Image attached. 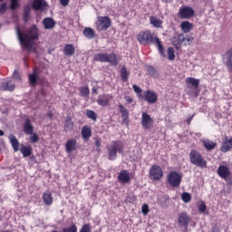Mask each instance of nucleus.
<instances>
[{
	"instance_id": "1",
	"label": "nucleus",
	"mask_w": 232,
	"mask_h": 232,
	"mask_svg": "<svg viewBox=\"0 0 232 232\" xmlns=\"http://www.w3.org/2000/svg\"><path fill=\"white\" fill-rule=\"evenodd\" d=\"M16 34L22 48L27 52L32 50V47L34 46V41H37V39H39V30L35 24H33L31 27H29L26 33L22 32L18 27L16 28Z\"/></svg>"
},
{
	"instance_id": "2",
	"label": "nucleus",
	"mask_w": 232,
	"mask_h": 232,
	"mask_svg": "<svg viewBox=\"0 0 232 232\" xmlns=\"http://www.w3.org/2000/svg\"><path fill=\"white\" fill-rule=\"evenodd\" d=\"M136 37L138 43H140V44L142 46H147V44H156L162 57H166V54L164 53V46L162 45V42H160V38L157 36V34L150 29H147L140 31Z\"/></svg>"
},
{
	"instance_id": "3",
	"label": "nucleus",
	"mask_w": 232,
	"mask_h": 232,
	"mask_svg": "<svg viewBox=\"0 0 232 232\" xmlns=\"http://www.w3.org/2000/svg\"><path fill=\"white\" fill-rule=\"evenodd\" d=\"M9 140L14 151L17 152L20 150L23 157L24 158L30 157V155H32V146H24V144H21L19 149V140H17L14 134L9 135Z\"/></svg>"
},
{
	"instance_id": "4",
	"label": "nucleus",
	"mask_w": 232,
	"mask_h": 232,
	"mask_svg": "<svg viewBox=\"0 0 232 232\" xmlns=\"http://www.w3.org/2000/svg\"><path fill=\"white\" fill-rule=\"evenodd\" d=\"M93 61L96 63H110L111 66L119 64V58L115 53H100L93 55Z\"/></svg>"
},
{
	"instance_id": "5",
	"label": "nucleus",
	"mask_w": 232,
	"mask_h": 232,
	"mask_svg": "<svg viewBox=\"0 0 232 232\" xmlns=\"http://www.w3.org/2000/svg\"><path fill=\"white\" fill-rule=\"evenodd\" d=\"M108 160H115L117 159V153H123L124 144L121 140H113L111 145L107 148Z\"/></svg>"
},
{
	"instance_id": "6",
	"label": "nucleus",
	"mask_w": 232,
	"mask_h": 232,
	"mask_svg": "<svg viewBox=\"0 0 232 232\" xmlns=\"http://www.w3.org/2000/svg\"><path fill=\"white\" fill-rule=\"evenodd\" d=\"M28 81L30 86H37V84L45 86L46 88L50 86V82L48 81L44 80V78H39V68L37 67H34L32 73L28 74Z\"/></svg>"
},
{
	"instance_id": "7",
	"label": "nucleus",
	"mask_w": 232,
	"mask_h": 232,
	"mask_svg": "<svg viewBox=\"0 0 232 232\" xmlns=\"http://www.w3.org/2000/svg\"><path fill=\"white\" fill-rule=\"evenodd\" d=\"M189 159L193 166H197V168H201V169L208 168V161L204 160L200 152L195 150H192L189 153Z\"/></svg>"
},
{
	"instance_id": "8",
	"label": "nucleus",
	"mask_w": 232,
	"mask_h": 232,
	"mask_svg": "<svg viewBox=\"0 0 232 232\" xmlns=\"http://www.w3.org/2000/svg\"><path fill=\"white\" fill-rule=\"evenodd\" d=\"M111 26V19L110 16H99L96 22L98 32H106Z\"/></svg>"
},
{
	"instance_id": "9",
	"label": "nucleus",
	"mask_w": 232,
	"mask_h": 232,
	"mask_svg": "<svg viewBox=\"0 0 232 232\" xmlns=\"http://www.w3.org/2000/svg\"><path fill=\"white\" fill-rule=\"evenodd\" d=\"M167 181L171 188H179L182 182V176L177 171H171L167 177Z\"/></svg>"
},
{
	"instance_id": "10",
	"label": "nucleus",
	"mask_w": 232,
	"mask_h": 232,
	"mask_svg": "<svg viewBox=\"0 0 232 232\" xmlns=\"http://www.w3.org/2000/svg\"><path fill=\"white\" fill-rule=\"evenodd\" d=\"M150 180H160L164 177V171L159 165H152L149 171Z\"/></svg>"
},
{
	"instance_id": "11",
	"label": "nucleus",
	"mask_w": 232,
	"mask_h": 232,
	"mask_svg": "<svg viewBox=\"0 0 232 232\" xmlns=\"http://www.w3.org/2000/svg\"><path fill=\"white\" fill-rule=\"evenodd\" d=\"M178 222L180 227H183V232H188V227L191 222V218L188 216V213L182 212L179 214Z\"/></svg>"
},
{
	"instance_id": "12",
	"label": "nucleus",
	"mask_w": 232,
	"mask_h": 232,
	"mask_svg": "<svg viewBox=\"0 0 232 232\" xmlns=\"http://www.w3.org/2000/svg\"><path fill=\"white\" fill-rule=\"evenodd\" d=\"M153 118L148 112H142L141 114V126L144 130H151L153 128Z\"/></svg>"
},
{
	"instance_id": "13",
	"label": "nucleus",
	"mask_w": 232,
	"mask_h": 232,
	"mask_svg": "<svg viewBox=\"0 0 232 232\" xmlns=\"http://www.w3.org/2000/svg\"><path fill=\"white\" fill-rule=\"evenodd\" d=\"M179 15L181 19H191V17H195V10L190 6L180 7L179 10Z\"/></svg>"
},
{
	"instance_id": "14",
	"label": "nucleus",
	"mask_w": 232,
	"mask_h": 232,
	"mask_svg": "<svg viewBox=\"0 0 232 232\" xmlns=\"http://www.w3.org/2000/svg\"><path fill=\"white\" fill-rule=\"evenodd\" d=\"M112 100L113 96L111 94L103 93L98 96V100L96 101V102L99 106L106 108V106H110V103Z\"/></svg>"
},
{
	"instance_id": "15",
	"label": "nucleus",
	"mask_w": 232,
	"mask_h": 232,
	"mask_svg": "<svg viewBox=\"0 0 232 232\" xmlns=\"http://www.w3.org/2000/svg\"><path fill=\"white\" fill-rule=\"evenodd\" d=\"M141 100L146 101L149 104H155L159 101V96L153 91H145Z\"/></svg>"
},
{
	"instance_id": "16",
	"label": "nucleus",
	"mask_w": 232,
	"mask_h": 232,
	"mask_svg": "<svg viewBox=\"0 0 232 232\" xmlns=\"http://www.w3.org/2000/svg\"><path fill=\"white\" fill-rule=\"evenodd\" d=\"M217 173L220 179H224V180H227L229 177H231V170H229V167L226 165H220L218 168Z\"/></svg>"
},
{
	"instance_id": "17",
	"label": "nucleus",
	"mask_w": 232,
	"mask_h": 232,
	"mask_svg": "<svg viewBox=\"0 0 232 232\" xmlns=\"http://www.w3.org/2000/svg\"><path fill=\"white\" fill-rule=\"evenodd\" d=\"M118 181L120 184H130L131 182L130 171L127 169H121L118 175Z\"/></svg>"
},
{
	"instance_id": "18",
	"label": "nucleus",
	"mask_w": 232,
	"mask_h": 232,
	"mask_svg": "<svg viewBox=\"0 0 232 232\" xmlns=\"http://www.w3.org/2000/svg\"><path fill=\"white\" fill-rule=\"evenodd\" d=\"M118 108L121 113L122 122L127 125L130 124V111L128 109L122 104H120Z\"/></svg>"
},
{
	"instance_id": "19",
	"label": "nucleus",
	"mask_w": 232,
	"mask_h": 232,
	"mask_svg": "<svg viewBox=\"0 0 232 232\" xmlns=\"http://www.w3.org/2000/svg\"><path fill=\"white\" fill-rule=\"evenodd\" d=\"M231 149H232V137L229 138L226 136L225 140L222 142L220 151H222V153H227V151H231Z\"/></svg>"
},
{
	"instance_id": "20",
	"label": "nucleus",
	"mask_w": 232,
	"mask_h": 232,
	"mask_svg": "<svg viewBox=\"0 0 232 232\" xmlns=\"http://www.w3.org/2000/svg\"><path fill=\"white\" fill-rule=\"evenodd\" d=\"M77 150V140L70 139L65 143V151L67 153H72V151H75Z\"/></svg>"
},
{
	"instance_id": "21",
	"label": "nucleus",
	"mask_w": 232,
	"mask_h": 232,
	"mask_svg": "<svg viewBox=\"0 0 232 232\" xmlns=\"http://www.w3.org/2000/svg\"><path fill=\"white\" fill-rule=\"evenodd\" d=\"M24 131L25 135L34 134V125H32L30 118H27L24 123Z\"/></svg>"
},
{
	"instance_id": "22",
	"label": "nucleus",
	"mask_w": 232,
	"mask_h": 232,
	"mask_svg": "<svg viewBox=\"0 0 232 232\" xmlns=\"http://www.w3.org/2000/svg\"><path fill=\"white\" fill-rule=\"evenodd\" d=\"M42 198L45 206H52L53 204V196L52 195L50 190H46L43 194Z\"/></svg>"
},
{
	"instance_id": "23",
	"label": "nucleus",
	"mask_w": 232,
	"mask_h": 232,
	"mask_svg": "<svg viewBox=\"0 0 232 232\" xmlns=\"http://www.w3.org/2000/svg\"><path fill=\"white\" fill-rule=\"evenodd\" d=\"M43 24L45 30H52V28H55L56 23L53 18L47 17L43 20Z\"/></svg>"
},
{
	"instance_id": "24",
	"label": "nucleus",
	"mask_w": 232,
	"mask_h": 232,
	"mask_svg": "<svg viewBox=\"0 0 232 232\" xmlns=\"http://www.w3.org/2000/svg\"><path fill=\"white\" fill-rule=\"evenodd\" d=\"M226 66L227 68V71L232 72V48L228 49L226 53Z\"/></svg>"
},
{
	"instance_id": "25",
	"label": "nucleus",
	"mask_w": 232,
	"mask_h": 232,
	"mask_svg": "<svg viewBox=\"0 0 232 232\" xmlns=\"http://www.w3.org/2000/svg\"><path fill=\"white\" fill-rule=\"evenodd\" d=\"M0 90L2 92H14L15 90V83H12V80L5 82L0 86Z\"/></svg>"
},
{
	"instance_id": "26",
	"label": "nucleus",
	"mask_w": 232,
	"mask_h": 232,
	"mask_svg": "<svg viewBox=\"0 0 232 232\" xmlns=\"http://www.w3.org/2000/svg\"><path fill=\"white\" fill-rule=\"evenodd\" d=\"M170 43L176 50H180V48H182V38H180V34L178 36H173Z\"/></svg>"
},
{
	"instance_id": "27",
	"label": "nucleus",
	"mask_w": 232,
	"mask_h": 232,
	"mask_svg": "<svg viewBox=\"0 0 232 232\" xmlns=\"http://www.w3.org/2000/svg\"><path fill=\"white\" fill-rule=\"evenodd\" d=\"M63 53L67 57H72V55L75 54V46L73 44H65L63 47Z\"/></svg>"
},
{
	"instance_id": "28",
	"label": "nucleus",
	"mask_w": 232,
	"mask_h": 232,
	"mask_svg": "<svg viewBox=\"0 0 232 232\" xmlns=\"http://www.w3.org/2000/svg\"><path fill=\"white\" fill-rule=\"evenodd\" d=\"M180 29L184 34H189V32L193 30V24L189 21H184L180 24Z\"/></svg>"
},
{
	"instance_id": "29",
	"label": "nucleus",
	"mask_w": 232,
	"mask_h": 232,
	"mask_svg": "<svg viewBox=\"0 0 232 232\" xmlns=\"http://www.w3.org/2000/svg\"><path fill=\"white\" fill-rule=\"evenodd\" d=\"M150 24L154 26V28H162L163 22L160 18L157 16H150Z\"/></svg>"
},
{
	"instance_id": "30",
	"label": "nucleus",
	"mask_w": 232,
	"mask_h": 232,
	"mask_svg": "<svg viewBox=\"0 0 232 232\" xmlns=\"http://www.w3.org/2000/svg\"><path fill=\"white\" fill-rule=\"evenodd\" d=\"M82 137L83 140H90V137H92V129L88 126H83L82 129Z\"/></svg>"
},
{
	"instance_id": "31",
	"label": "nucleus",
	"mask_w": 232,
	"mask_h": 232,
	"mask_svg": "<svg viewBox=\"0 0 232 232\" xmlns=\"http://www.w3.org/2000/svg\"><path fill=\"white\" fill-rule=\"evenodd\" d=\"M44 6H46V2L43 1V0H34L33 4H32V8L34 10H43L44 8Z\"/></svg>"
},
{
	"instance_id": "32",
	"label": "nucleus",
	"mask_w": 232,
	"mask_h": 232,
	"mask_svg": "<svg viewBox=\"0 0 232 232\" xmlns=\"http://www.w3.org/2000/svg\"><path fill=\"white\" fill-rule=\"evenodd\" d=\"M179 39H181V44H184V46H189L193 43V37L189 36V34H180Z\"/></svg>"
},
{
	"instance_id": "33",
	"label": "nucleus",
	"mask_w": 232,
	"mask_h": 232,
	"mask_svg": "<svg viewBox=\"0 0 232 232\" xmlns=\"http://www.w3.org/2000/svg\"><path fill=\"white\" fill-rule=\"evenodd\" d=\"M187 84H190L194 90H198V86L200 84V80L195 79L193 77H188L186 80Z\"/></svg>"
},
{
	"instance_id": "34",
	"label": "nucleus",
	"mask_w": 232,
	"mask_h": 232,
	"mask_svg": "<svg viewBox=\"0 0 232 232\" xmlns=\"http://www.w3.org/2000/svg\"><path fill=\"white\" fill-rule=\"evenodd\" d=\"M203 146L208 151H211V150H215V148H217V142L211 141L209 140H204Z\"/></svg>"
},
{
	"instance_id": "35",
	"label": "nucleus",
	"mask_w": 232,
	"mask_h": 232,
	"mask_svg": "<svg viewBox=\"0 0 232 232\" xmlns=\"http://www.w3.org/2000/svg\"><path fill=\"white\" fill-rule=\"evenodd\" d=\"M83 35L86 39H93L95 37V31L92 27H85L83 29Z\"/></svg>"
},
{
	"instance_id": "36",
	"label": "nucleus",
	"mask_w": 232,
	"mask_h": 232,
	"mask_svg": "<svg viewBox=\"0 0 232 232\" xmlns=\"http://www.w3.org/2000/svg\"><path fill=\"white\" fill-rule=\"evenodd\" d=\"M24 23H28L30 21V6L25 5L24 8V15H23Z\"/></svg>"
},
{
	"instance_id": "37",
	"label": "nucleus",
	"mask_w": 232,
	"mask_h": 232,
	"mask_svg": "<svg viewBox=\"0 0 232 232\" xmlns=\"http://www.w3.org/2000/svg\"><path fill=\"white\" fill-rule=\"evenodd\" d=\"M85 115L88 117V119L93 121V122H97V113L94 111L87 110Z\"/></svg>"
},
{
	"instance_id": "38",
	"label": "nucleus",
	"mask_w": 232,
	"mask_h": 232,
	"mask_svg": "<svg viewBox=\"0 0 232 232\" xmlns=\"http://www.w3.org/2000/svg\"><path fill=\"white\" fill-rule=\"evenodd\" d=\"M121 81H123V82H128V69H126V66H123L121 71Z\"/></svg>"
},
{
	"instance_id": "39",
	"label": "nucleus",
	"mask_w": 232,
	"mask_h": 232,
	"mask_svg": "<svg viewBox=\"0 0 232 232\" xmlns=\"http://www.w3.org/2000/svg\"><path fill=\"white\" fill-rule=\"evenodd\" d=\"M80 95L82 97H90V88L88 86L81 87Z\"/></svg>"
},
{
	"instance_id": "40",
	"label": "nucleus",
	"mask_w": 232,
	"mask_h": 232,
	"mask_svg": "<svg viewBox=\"0 0 232 232\" xmlns=\"http://www.w3.org/2000/svg\"><path fill=\"white\" fill-rule=\"evenodd\" d=\"M167 53L169 61H175V49L173 47H169Z\"/></svg>"
},
{
	"instance_id": "41",
	"label": "nucleus",
	"mask_w": 232,
	"mask_h": 232,
	"mask_svg": "<svg viewBox=\"0 0 232 232\" xmlns=\"http://www.w3.org/2000/svg\"><path fill=\"white\" fill-rule=\"evenodd\" d=\"M147 72L149 73V75H150L151 77H157V69H155V67L151 66V65H148L147 66Z\"/></svg>"
},
{
	"instance_id": "42",
	"label": "nucleus",
	"mask_w": 232,
	"mask_h": 232,
	"mask_svg": "<svg viewBox=\"0 0 232 232\" xmlns=\"http://www.w3.org/2000/svg\"><path fill=\"white\" fill-rule=\"evenodd\" d=\"M132 88H133L135 93H137V97L141 99L144 95V94H142V89L140 87H139L137 84H133Z\"/></svg>"
},
{
	"instance_id": "43",
	"label": "nucleus",
	"mask_w": 232,
	"mask_h": 232,
	"mask_svg": "<svg viewBox=\"0 0 232 232\" xmlns=\"http://www.w3.org/2000/svg\"><path fill=\"white\" fill-rule=\"evenodd\" d=\"M62 232H77V225L72 224L68 227H64Z\"/></svg>"
},
{
	"instance_id": "44",
	"label": "nucleus",
	"mask_w": 232,
	"mask_h": 232,
	"mask_svg": "<svg viewBox=\"0 0 232 232\" xmlns=\"http://www.w3.org/2000/svg\"><path fill=\"white\" fill-rule=\"evenodd\" d=\"M198 209L199 213H206V209H208V207L206 206V202L200 201V203L198 205Z\"/></svg>"
},
{
	"instance_id": "45",
	"label": "nucleus",
	"mask_w": 232,
	"mask_h": 232,
	"mask_svg": "<svg viewBox=\"0 0 232 232\" xmlns=\"http://www.w3.org/2000/svg\"><path fill=\"white\" fill-rule=\"evenodd\" d=\"M181 198L183 200V202H191V194L188 193V192H184L182 195H181Z\"/></svg>"
},
{
	"instance_id": "46",
	"label": "nucleus",
	"mask_w": 232,
	"mask_h": 232,
	"mask_svg": "<svg viewBox=\"0 0 232 232\" xmlns=\"http://www.w3.org/2000/svg\"><path fill=\"white\" fill-rule=\"evenodd\" d=\"M19 8V0H11L10 9L14 11Z\"/></svg>"
},
{
	"instance_id": "47",
	"label": "nucleus",
	"mask_w": 232,
	"mask_h": 232,
	"mask_svg": "<svg viewBox=\"0 0 232 232\" xmlns=\"http://www.w3.org/2000/svg\"><path fill=\"white\" fill-rule=\"evenodd\" d=\"M80 232H92V226L90 224L82 225V228L80 229Z\"/></svg>"
},
{
	"instance_id": "48",
	"label": "nucleus",
	"mask_w": 232,
	"mask_h": 232,
	"mask_svg": "<svg viewBox=\"0 0 232 232\" xmlns=\"http://www.w3.org/2000/svg\"><path fill=\"white\" fill-rule=\"evenodd\" d=\"M13 79H14V81H19L21 82V81H22L21 73H19L17 70L14 71Z\"/></svg>"
},
{
	"instance_id": "49",
	"label": "nucleus",
	"mask_w": 232,
	"mask_h": 232,
	"mask_svg": "<svg viewBox=\"0 0 232 232\" xmlns=\"http://www.w3.org/2000/svg\"><path fill=\"white\" fill-rule=\"evenodd\" d=\"M30 140L31 142H33L34 144H35V142H39V135H37V133H34L32 134V136L30 137Z\"/></svg>"
},
{
	"instance_id": "50",
	"label": "nucleus",
	"mask_w": 232,
	"mask_h": 232,
	"mask_svg": "<svg viewBox=\"0 0 232 232\" xmlns=\"http://www.w3.org/2000/svg\"><path fill=\"white\" fill-rule=\"evenodd\" d=\"M141 213H142V215H148V213H150V206H148V204H144L142 206Z\"/></svg>"
},
{
	"instance_id": "51",
	"label": "nucleus",
	"mask_w": 232,
	"mask_h": 232,
	"mask_svg": "<svg viewBox=\"0 0 232 232\" xmlns=\"http://www.w3.org/2000/svg\"><path fill=\"white\" fill-rule=\"evenodd\" d=\"M65 128H68V130H73V121L67 120L65 121Z\"/></svg>"
},
{
	"instance_id": "52",
	"label": "nucleus",
	"mask_w": 232,
	"mask_h": 232,
	"mask_svg": "<svg viewBox=\"0 0 232 232\" xmlns=\"http://www.w3.org/2000/svg\"><path fill=\"white\" fill-rule=\"evenodd\" d=\"M6 8H7L6 3H3L0 5V14H5V12H6Z\"/></svg>"
},
{
	"instance_id": "53",
	"label": "nucleus",
	"mask_w": 232,
	"mask_h": 232,
	"mask_svg": "<svg viewBox=\"0 0 232 232\" xmlns=\"http://www.w3.org/2000/svg\"><path fill=\"white\" fill-rule=\"evenodd\" d=\"M124 101L127 104H131V102H133V98H131V96H124Z\"/></svg>"
},
{
	"instance_id": "54",
	"label": "nucleus",
	"mask_w": 232,
	"mask_h": 232,
	"mask_svg": "<svg viewBox=\"0 0 232 232\" xmlns=\"http://www.w3.org/2000/svg\"><path fill=\"white\" fill-rule=\"evenodd\" d=\"M62 6H68L70 0H60Z\"/></svg>"
},
{
	"instance_id": "55",
	"label": "nucleus",
	"mask_w": 232,
	"mask_h": 232,
	"mask_svg": "<svg viewBox=\"0 0 232 232\" xmlns=\"http://www.w3.org/2000/svg\"><path fill=\"white\" fill-rule=\"evenodd\" d=\"M95 146H96L98 151H100L101 150V140H95Z\"/></svg>"
},
{
	"instance_id": "56",
	"label": "nucleus",
	"mask_w": 232,
	"mask_h": 232,
	"mask_svg": "<svg viewBox=\"0 0 232 232\" xmlns=\"http://www.w3.org/2000/svg\"><path fill=\"white\" fill-rule=\"evenodd\" d=\"M92 93H94L95 95L99 94V92L97 91V88H92Z\"/></svg>"
},
{
	"instance_id": "57",
	"label": "nucleus",
	"mask_w": 232,
	"mask_h": 232,
	"mask_svg": "<svg viewBox=\"0 0 232 232\" xmlns=\"http://www.w3.org/2000/svg\"><path fill=\"white\" fill-rule=\"evenodd\" d=\"M5 135V131L0 130V137H3Z\"/></svg>"
},
{
	"instance_id": "58",
	"label": "nucleus",
	"mask_w": 232,
	"mask_h": 232,
	"mask_svg": "<svg viewBox=\"0 0 232 232\" xmlns=\"http://www.w3.org/2000/svg\"><path fill=\"white\" fill-rule=\"evenodd\" d=\"M212 232H218V228H213Z\"/></svg>"
},
{
	"instance_id": "59",
	"label": "nucleus",
	"mask_w": 232,
	"mask_h": 232,
	"mask_svg": "<svg viewBox=\"0 0 232 232\" xmlns=\"http://www.w3.org/2000/svg\"><path fill=\"white\" fill-rule=\"evenodd\" d=\"M0 1H3V0H0Z\"/></svg>"
}]
</instances>
